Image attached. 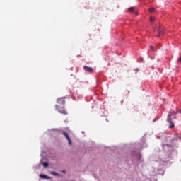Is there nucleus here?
Masks as SVG:
<instances>
[{"mask_svg": "<svg viewBox=\"0 0 181 181\" xmlns=\"http://www.w3.org/2000/svg\"><path fill=\"white\" fill-rule=\"evenodd\" d=\"M150 49H151V50H153V52H155V50H156V49H155V47H154L153 46H152V45L150 46Z\"/></svg>", "mask_w": 181, "mask_h": 181, "instance_id": "12", "label": "nucleus"}, {"mask_svg": "<svg viewBox=\"0 0 181 181\" xmlns=\"http://www.w3.org/2000/svg\"><path fill=\"white\" fill-rule=\"evenodd\" d=\"M149 12L153 13L155 12V8H151L148 9Z\"/></svg>", "mask_w": 181, "mask_h": 181, "instance_id": "9", "label": "nucleus"}, {"mask_svg": "<svg viewBox=\"0 0 181 181\" xmlns=\"http://www.w3.org/2000/svg\"><path fill=\"white\" fill-rule=\"evenodd\" d=\"M52 173V175H53L54 176H59V173H56V172H52L51 173Z\"/></svg>", "mask_w": 181, "mask_h": 181, "instance_id": "10", "label": "nucleus"}, {"mask_svg": "<svg viewBox=\"0 0 181 181\" xmlns=\"http://www.w3.org/2000/svg\"><path fill=\"white\" fill-rule=\"evenodd\" d=\"M155 17H150V21H151V22H155Z\"/></svg>", "mask_w": 181, "mask_h": 181, "instance_id": "11", "label": "nucleus"}, {"mask_svg": "<svg viewBox=\"0 0 181 181\" xmlns=\"http://www.w3.org/2000/svg\"><path fill=\"white\" fill-rule=\"evenodd\" d=\"M178 62H180L181 63V57L178 58Z\"/></svg>", "mask_w": 181, "mask_h": 181, "instance_id": "13", "label": "nucleus"}, {"mask_svg": "<svg viewBox=\"0 0 181 181\" xmlns=\"http://www.w3.org/2000/svg\"><path fill=\"white\" fill-rule=\"evenodd\" d=\"M40 177H41V179H52V177L43 174H40Z\"/></svg>", "mask_w": 181, "mask_h": 181, "instance_id": "7", "label": "nucleus"}, {"mask_svg": "<svg viewBox=\"0 0 181 181\" xmlns=\"http://www.w3.org/2000/svg\"><path fill=\"white\" fill-rule=\"evenodd\" d=\"M83 70H85V71H88V73H93L94 71V69L93 68L87 66H83Z\"/></svg>", "mask_w": 181, "mask_h": 181, "instance_id": "5", "label": "nucleus"}, {"mask_svg": "<svg viewBox=\"0 0 181 181\" xmlns=\"http://www.w3.org/2000/svg\"><path fill=\"white\" fill-rule=\"evenodd\" d=\"M42 165H43L44 168H47V166H49V163H47V162H44L42 163Z\"/></svg>", "mask_w": 181, "mask_h": 181, "instance_id": "8", "label": "nucleus"}, {"mask_svg": "<svg viewBox=\"0 0 181 181\" xmlns=\"http://www.w3.org/2000/svg\"><path fill=\"white\" fill-rule=\"evenodd\" d=\"M158 34L157 35V37H160L165 33V30L162 27H158L157 28Z\"/></svg>", "mask_w": 181, "mask_h": 181, "instance_id": "3", "label": "nucleus"}, {"mask_svg": "<svg viewBox=\"0 0 181 181\" xmlns=\"http://www.w3.org/2000/svg\"><path fill=\"white\" fill-rule=\"evenodd\" d=\"M129 12H134V13L138 15V11L135 9V7H130L129 8Z\"/></svg>", "mask_w": 181, "mask_h": 181, "instance_id": "6", "label": "nucleus"}, {"mask_svg": "<svg viewBox=\"0 0 181 181\" xmlns=\"http://www.w3.org/2000/svg\"><path fill=\"white\" fill-rule=\"evenodd\" d=\"M62 134L64 135L65 138L67 139L69 144L71 145V139H70V136L66 132H62Z\"/></svg>", "mask_w": 181, "mask_h": 181, "instance_id": "4", "label": "nucleus"}, {"mask_svg": "<svg viewBox=\"0 0 181 181\" xmlns=\"http://www.w3.org/2000/svg\"><path fill=\"white\" fill-rule=\"evenodd\" d=\"M172 117H174V118H176V112L175 111L169 112V114L167 117V122L170 124V125L168 126V128L175 127V122L172 120Z\"/></svg>", "mask_w": 181, "mask_h": 181, "instance_id": "2", "label": "nucleus"}, {"mask_svg": "<svg viewBox=\"0 0 181 181\" xmlns=\"http://www.w3.org/2000/svg\"><path fill=\"white\" fill-rule=\"evenodd\" d=\"M66 98H59L57 100L56 108L57 110L60 112V114H64V115H67V111L64 109V104H66Z\"/></svg>", "mask_w": 181, "mask_h": 181, "instance_id": "1", "label": "nucleus"}]
</instances>
